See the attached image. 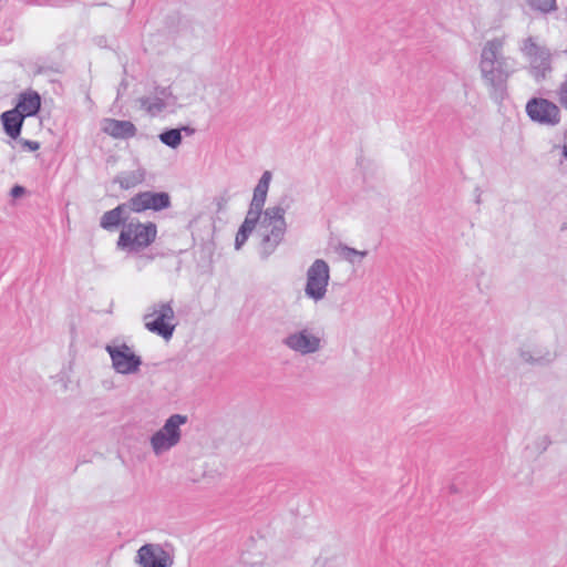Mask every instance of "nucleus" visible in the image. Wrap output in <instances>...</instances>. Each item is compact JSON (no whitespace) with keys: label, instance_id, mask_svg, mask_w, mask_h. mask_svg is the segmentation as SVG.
<instances>
[{"label":"nucleus","instance_id":"393cba45","mask_svg":"<svg viewBox=\"0 0 567 567\" xmlns=\"http://www.w3.org/2000/svg\"><path fill=\"white\" fill-rule=\"evenodd\" d=\"M25 193V188L21 185H14L11 190H10V195L13 197V198H19L21 197L23 194Z\"/></svg>","mask_w":567,"mask_h":567},{"label":"nucleus","instance_id":"f8f14e48","mask_svg":"<svg viewBox=\"0 0 567 567\" xmlns=\"http://www.w3.org/2000/svg\"><path fill=\"white\" fill-rule=\"evenodd\" d=\"M175 102L169 86H156L153 94L138 99L141 107L151 116L159 115Z\"/></svg>","mask_w":567,"mask_h":567},{"label":"nucleus","instance_id":"9d476101","mask_svg":"<svg viewBox=\"0 0 567 567\" xmlns=\"http://www.w3.org/2000/svg\"><path fill=\"white\" fill-rule=\"evenodd\" d=\"M525 111L530 121L542 125L556 126L560 122L559 107L545 97H532L526 103Z\"/></svg>","mask_w":567,"mask_h":567},{"label":"nucleus","instance_id":"c85d7f7f","mask_svg":"<svg viewBox=\"0 0 567 567\" xmlns=\"http://www.w3.org/2000/svg\"><path fill=\"white\" fill-rule=\"evenodd\" d=\"M561 154H563V156L567 159V145H564V146L561 147Z\"/></svg>","mask_w":567,"mask_h":567},{"label":"nucleus","instance_id":"ddd939ff","mask_svg":"<svg viewBox=\"0 0 567 567\" xmlns=\"http://www.w3.org/2000/svg\"><path fill=\"white\" fill-rule=\"evenodd\" d=\"M136 561L141 567H169L173 559L169 554L157 544H145L136 555Z\"/></svg>","mask_w":567,"mask_h":567},{"label":"nucleus","instance_id":"aec40b11","mask_svg":"<svg viewBox=\"0 0 567 567\" xmlns=\"http://www.w3.org/2000/svg\"><path fill=\"white\" fill-rule=\"evenodd\" d=\"M158 138L164 145H166L171 148H177L181 145L182 140H183L182 130H177V128L164 130L158 135Z\"/></svg>","mask_w":567,"mask_h":567},{"label":"nucleus","instance_id":"423d86ee","mask_svg":"<svg viewBox=\"0 0 567 567\" xmlns=\"http://www.w3.org/2000/svg\"><path fill=\"white\" fill-rule=\"evenodd\" d=\"M187 422L183 414H172L164 425L151 436V446L155 455L169 451L176 446L182 437L181 426Z\"/></svg>","mask_w":567,"mask_h":567},{"label":"nucleus","instance_id":"7ed1b4c3","mask_svg":"<svg viewBox=\"0 0 567 567\" xmlns=\"http://www.w3.org/2000/svg\"><path fill=\"white\" fill-rule=\"evenodd\" d=\"M157 237V226L153 221L131 220L121 229L116 248L126 254H138L151 246Z\"/></svg>","mask_w":567,"mask_h":567},{"label":"nucleus","instance_id":"6e6552de","mask_svg":"<svg viewBox=\"0 0 567 567\" xmlns=\"http://www.w3.org/2000/svg\"><path fill=\"white\" fill-rule=\"evenodd\" d=\"M282 344L301 355L312 354L322 348V336L313 328H302L284 338Z\"/></svg>","mask_w":567,"mask_h":567},{"label":"nucleus","instance_id":"0eeeda50","mask_svg":"<svg viewBox=\"0 0 567 567\" xmlns=\"http://www.w3.org/2000/svg\"><path fill=\"white\" fill-rule=\"evenodd\" d=\"M330 280V268L326 260L316 259L307 270L305 295L320 301L326 297Z\"/></svg>","mask_w":567,"mask_h":567},{"label":"nucleus","instance_id":"39448f33","mask_svg":"<svg viewBox=\"0 0 567 567\" xmlns=\"http://www.w3.org/2000/svg\"><path fill=\"white\" fill-rule=\"evenodd\" d=\"M175 312L173 301L157 302L150 307L148 312L143 316L145 328L164 340L173 337L176 324L173 322Z\"/></svg>","mask_w":567,"mask_h":567},{"label":"nucleus","instance_id":"6ab92c4d","mask_svg":"<svg viewBox=\"0 0 567 567\" xmlns=\"http://www.w3.org/2000/svg\"><path fill=\"white\" fill-rule=\"evenodd\" d=\"M520 357L528 363L547 364L554 360L555 354L550 351L543 352L539 349H535L534 351L522 350Z\"/></svg>","mask_w":567,"mask_h":567},{"label":"nucleus","instance_id":"9b49d317","mask_svg":"<svg viewBox=\"0 0 567 567\" xmlns=\"http://www.w3.org/2000/svg\"><path fill=\"white\" fill-rule=\"evenodd\" d=\"M171 204V196L166 192H140L127 200V206L132 213L161 212L169 208Z\"/></svg>","mask_w":567,"mask_h":567},{"label":"nucleus","instance_id":"20e7f679","mask_svg":"<svg viewBox=\"0 0 567 567\" xmlns=\"http://www.w3.org/2000/svg\"><path fill=\"white\" fill-rule=\"evenodd\" d=\"M519 51L528 62V73L537 82H543L553 72L551 52L537 43L535 37H527L519 42Z\"/></svg>","mask_w":567,"mask_h":567},{"label":"nucleus","instance_id":"b1692460","mask_svg":"<svg viewBox=\"0 0 567 567\" xmlns=\"http://www.w3.org/2000/svg\"><path fill=\"white\" fill-rule=\"evenodd\" d=\"M558 97H559L560 104L565 109H567V74L565 75V80L563 81V83L559 86Z\"/></svg>","mask_w":567,"mask_h":567},{"label":"nucleus","instance_id":"a878e982","mask_svg":"<svg viewBox=\"0 0 567 567\" xmlns=\"http://www.w3.org/2000/svg\"><path fill=\"white\" fill-rule=\"evenodd\" d=\"M23 147L30 152H34V151H38L39 147H40V144L35 141H29V140H24L23 141Z\"/></svg>","mask_w":567,"mask_h":567},{"label":"nucleus","instance_id":"f257e3e1","mask_svg":"<svg viewBox=\"0 0 567 567\" xmlns=\"http://www.w3.org/2000/svg\"><path fill=\"white\" fill-rule=\"evenodd\" d=\"M272 174L265 171L254 188L252 198L247 212L248 215L260 218V231L262 240L258 245V255L261 260H267L284 241L287 233L286 212L289 208L287 196L279 203L264 209Z\"/></svg>","mask_w":567,"mask_h":567},{"label":"nucleus","instance_id":"a211bd4d","mask_svg":"<svg viewBox=\"0 0 567 567\" xmlns=\"http://www.w3.org/2000/svg\"><path fill=\"white\" fill-rule=\"evenodd\" d=\"M260 220H261L260 218L250 216L248 214L246 215L245 220L243 221V224L240 225V227L236 234L235 248L237 250H239L245 245V243L249 238L250 234L256 228H257L258 235L260 236V241L262 240V234L260 231Z\"/></svg>","mask_w":567,"mask_h":567},{"label":"nucleus","instance_id":"5701e85b","mask_svg":"<svg viewBox=\"0 0 567 567\" xmlns=\"http://www.w3.org/2000/svg\"><path fill=\"white\" fill-rule=\"evenodd\" d=\"M340 252L351 264L360 262L368 255L367 250H357L346 245L340 247Z\"/></svg>","mask_w":567,"mask_h":567},{"label":"nucleus","instance_id":"2eb2a0df","mask_svg":"<svg viewBox=\"0 0 567 567\" xmlns=\"http://www.w3.org/2000/svg\"><path fill=\"white\" fill-rule=\"evenodd\" d=\"M131 213L127 202L117 205L115 208L105 212L101 219L100 226L109 231L116 229L118 226L124 227L127 224L128 214Z\"/></svg>","mask_w":567,"mask_h":567},{"label":"nucleus","instance_id":"1a4fd4ad","mask_svg":"<svg viewBox=\"0 0 567 567\" xmlns=\"http://www.w3.org/2000/svg\"><path fill=\"white\" fill-rule=\"evenodd\" d=\"M105 350L111 358L112 368L115 372L128 375L140 371L143 363L142 358L137 355L126 343L118 346L107 344Z\"/></svg>","mask_w":567,"mask_h":567},{"label":"nucleus","instance_id":"f3484780","mask_svg":"<svg viewBox=\"0 0 567 567\" xmlns=\"http://www.w3.org/2000/svg\"><path fill=\"white\" fill-rule=\"evenodd\" d=\"M41 107L40 94L35 91L23 92L19 95L18 103L14 109H18L24 117L34 116Z\"/></svg>","mask_w":567,"mask_h":567},{"label":"nucleus","instance_id":"cd10ccee","mask_svg":"<svg viewBox=\"0 0 567 567\" xmlns=\"http://www.w3.org/2000/svg\"><path fill=\"white\" fill-rule=\"evenodd\" d=\"M177 130H182V133L185 132L187 135H192L194 133V128L189 126L177 127Z\"/></svg>","mask_w":567,"mask_h":567},{"label":"nucleus","instance_id":"c756f323","mask_svg":"<svg viewBox=\"0 0 567 567\" xmlns=\"http://www.w3.org/2000/svg\"><path fill=\"white\" fill-rule=\"evenodd\" d=\"M451 491L452 492H457L456 488L454 487V485H451Z\"/></svg>","mask_w":567,"mask_h":567},{"label":"nucleus","instance_id":"4be33fe9","mask_svg":"<svg viewBox=\"0 0 567 567\" xmlns=\"http://www.w3.org/2000/svg\"><path fill=\"white\" fill-rule=\"evenodd\" d=\"M532 10L547 14L557 9L556 0H527Z\"/></svg>","mask_w":567,"mask_h":567},{"label":"nucleus","instance_id":"dca6fc26","mask_svg":"<svg viewBox=\"0 0 567 567\" xmlns=\"http://www.w3.org/2000/svg\"><path fill=\"white\" fill-rule=\"evenodd\" d=\"M24 118V115L14 107L0 115L3 131L13 140L20 136Z\"/></svg>","mask_w":567,"mask_h":567},{"label":"nucleus","instance_id":"bb28decb","mask_svg":"<svg viewBox=\"0 0 567 567\" xmlns=\"http://www.w3.org/2000/svg\"><path fill=\"white\" fill-rule=\"evenodd\" d=\"M550 443L551 441L547 435H544L539 439V445L542 446L543 450H546L550 445Z\"/></svg>","mask_w":567,"mask_h":567},{"label":"nucleus","instance_id":"412c9836","mask_svg":"<svg viewBox=\"0 0 567 567\" xmlns=\"http://www.w3.org/2000/svg\"><path fill=\"white\" fill-rule=\"evenodd\" d=\"M144 176L140 172H130L121 176H117L116 183H118L122 189H130L142 183Z\"/></svg>","mask_w":567,"mask_h":567},{"label":"nucleus","instance_id":"4468645a","mask_svg":"<svg viewBox=\"0 0 567 567\" xmlns=\"http://www.w3.org/2000/svg\"><path fill=\"white\" fill-rule=\"evenodd\" d=\"M102 131L113 138L128 140L136 135L137 128L126 120L105 118Z\"/></svg>","mask_w":567,"mask_h":567},{"label":"nucleus","instance_id":"f03ea898","mask_svg":"<svg viewBox=\"0 0 567 567\" xmlns=\"http://www.w3.org/2000/svg\"><path fill=\"white\" fill-rule=\"evenodd\" d=\"M505 37L487 40L481 51L480 71L489 97L496 103L508 96V80L516 72L515 60L504 54Z\"/></svg>","mask_w":567,"mask_h":567}]
</instances>
